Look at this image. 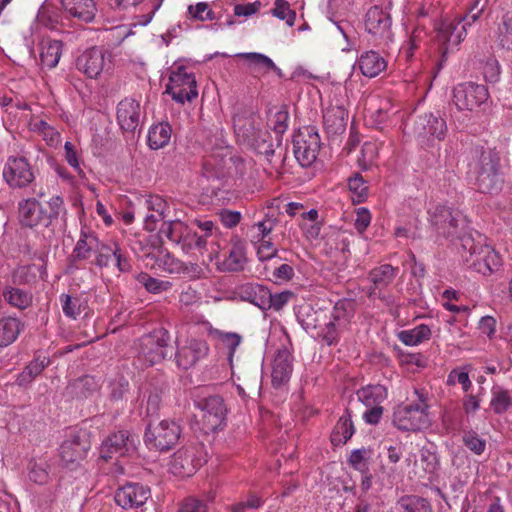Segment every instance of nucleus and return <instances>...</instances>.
<instances>
[{"label": "nucleus", "instance_id": "864d4df0", "mask_svg": "<svg viewBox=\"0 0 512 512\" xmlns=\"http://www.w3.org/2000/svg\"><path fill=\"white\" fill-rule=\"evenodd\" d=\"M468 368H470V366L452 369L447 376V385L452 386L458 383L462 386L463 392L467 393L472 387Z\"/></svg>", "mask_w": 512, "mask_h": 512}, {"label": "nucleus", "instance_id": "473e14b6", "mask_svg": "<svg viewBox=\"0 0 512 512\" xmlns=\"http://www.w3.org/2000/svg\"><path fill=\"white\" fill-rule=\"evenodd\" d=\"M398 271V267H394L390 264H382L369 272L368 279L376 288L385 289L396 278Z\"/></svg>", "mask_w": 512, "mask_h": 512}, {"label": "nucleus", "instance_id": "4d7b16f0", "mask_svg": "<svg viewBox=\"0 0 512 512\" xmlns=\"http://www.w3.org/2000/svg\"><path fill=\"white\" fill-rule=\"evenodd\" d=\"M378 155L377 145L373 142H365L361 148L360 156L357 159L362 170H367L375 161Z\"/></svg>", "mask_w": 512, "mask_h": 512}, {"label": "nucleus", "instance_id": "8fccbe9b", "mask_svg": "<svg viewBox=\"0 0 512 512\" xmlns=\"http://www.w3.org/2000/svg\"><path fill=\"white\" fill-rule=\"evenodd\" d=\"M118 245L115 242L105 243L98 240L97 247H95L96 261L95 264L99 267H106L110 261L114 259L118 251Z\"/></svg>", "mask_w": 512, "mask_h": 512}, {"label": "nucleus", "instance_id": "603ef678", "mask_svg": "<svg viewBox=\"0 0 512 512\" xmlns=\"http://www.w3.org/2000/svg\"><path fill=\"white\" fill-rule=\"evenodd\" d=\"M499 45L507 50H512V11L504 14L498 27Z\"/></svg>", "mask_w": 512, "mask_h": 512}, {"label": "nucleus", "instance_id": "423d86ee", "mask_svg": "<svg viewBox=\"0 0 512 512\" xmlns=\"http://www.w3.org/2000/svg\"><path fill=\"white\" fill-rule=\"evenodd\" d=\"M201 412V425L205 433L215 432L225 425L227 408L222 397L211 395L194 400Z\"/></svg>", "mask_w": 512, "mask_h": 512}, {"label": "nucleus", "instance_id": "6ab92c4d", "mask_svg": "<svg viewBox=\"0 0 512 512\" xmlns=\"http://www.w3.org/2000/svg\"><path fill=\"white\" fill-rule=\"evenodd\" d=\"M18 220L22 227L30 229L49 226L46 210L35 198L22 199L18 202Z\"/></svg>", "mask_w": 512, "mask_h": 512}, {"label": "nucleus", "instance_id": "ea45409f", "mask_svg": "<svg viewBox=\"0 0 512 512\" xmlns=\"http://www.w3.org/2000/svg\"><path fill=\"white\" fill-rule=\"evenodd\" d=\"M2 297L8 304L20 310L26 309L32 303V295L16 287L7 286L2 292Z\"/></svg>", "mask_w": 512, "mask_h": 512}, {"label": "nucleus", "instance_id": "1a4fd4ad", "mask_svg": "<svg viewBox=\"0 0 512 512\" xmlns=\"http://www.w3.org/2000/svg\"><path fill=\"white\" fill-rule=\"evenodd\" d=\"M320 149V137L313 127H305L293 138V152L298 163L310 166L315 162Z\"/></svg>", "mask_w": 512, "mask_h": 512}, {"label": "nucleus", "instance_id": "7c9ffc66", "mask_svg": "<svg viewBox=\"0 0 512 512\" xmlns=\"http://www.w3.org/2000/svg\"><path fill=\"white\" fill-rule=\"evenodd\" d=\"M355 313V303L352 300H339L333 307L330 320L336 322L338 328H348Z\"/></svg>", "mask_w": 512, "mask_h": 512}, {"label": "nucleus", "instance_id": "0e129e2a", "mask_svg": "<svg viewBox=\"0 0 512 512\" xmlns=\"http://www.w3.org/2000/svg\"><path fill=\"white\" fill-rule=\"evenodd\" d=\"M188 12L193 19L199 21L214 20L215 13L209 8V5L205 2H199L196 5H190Z\"/></svg>", "mask_w": 512, "mask_h": 512}, {"label": "nucleus", "instance_id": "a19ab883", "mask_svg": "<svg viewBox=\"0 0 512 512\" xmlns=\"http://www.w3.org/2000/svg\"><path fill=\"white\" fill-rule=\"evenodd\" d=\"M396 509L398 512H432L430 503L416 495L401 497L396 503Z\"/></svg>", "mask_w": 512, "mask_h": 512}, {"label": "nucleus", "instance_id": "72a5a7b5", "mask_svg": "<svg viewBox=\"0 0 512 512\" xmlns=\"http://www.w3.org/2000/svg\"><path fill=\"white\" fill-rule=\"evenodd\" d=\"M188 225L180 220L164 221L159 229L161 241L167 239L174 244H182Z\"/></svg>", "mask_w": 512, "mask_h": 512}, {"label": "nucleus", "instance_id": "2f4dec72", "mask_svg": "<svg viewBox=\"0 0 512 512\" xmlns=\"http://www.w3.org/2000/svg\"><path fill=\"white\" fill-rule=\"evenodd\" d=\"M356 395L366 407L378 406L387 398V389L380 384L367 385L360 388Z\"/></svg>", "mask_w": 512, "mask_h": 512}, {"label": "nucleus", "instance_id": "052dcab7", "mask_svg": "<svg viewBox=\"0 0 512 512\" xmlns=\"http://www.w3.org/2000/svg\"><path fill=\"white\" fill-rule=\"evenodd\" d=\"M369 450L362 448L353 450L349 456L348 463L356 470L365 472L368 470Z\"/></svg>", "mask_w": 512, "mask_h": 512}, {"label": "nucleus", "instance_id": "5fc2aeb1", "mask_svg": "<svg viewBox=\"0 0 512 512\" xmlns=\"http://www.w3.org/2000/svg\"><path fill=\"white\" fill-rule=\"evenodd\" d=\"M271 14L285 21L289 27H292L296 20V12L290 8V4L286 0H275Z\"/></svg>", "mask_w": 512, "mask_h": 512}, {"label": "nucleus", "instance_id": "09e8293b", "mask_svg": "<svg viewBox=\"0 0 512 512\" xmlns=\"http://www.w3.org/2000/svg\"><path fill=\"white\" fill-rule=\"evenodd\" d=\"M245 263L246 254L244 248L240 245H237L230 250L222 265L225 270L236 272L242 270Z\"/></svg>", "mask_w": 512, "mask_h": 512}, {"label": "nucleus", "instance_id": "774afa93", "mask_svg": "<svg viewBox=\"0 0 512 512\" xmlns=\"http://www.w3.org/2000/svg\"><path fill=\"white\" fill-rule=\"evenodd\" d=\"M49 211H46V220L49 221V226L51 223L58 219L59 216L65 212L64 200L61 196H53L48 201Z\"/></svg>", "mask_w": 512, "mask_h": 512}, {"label": "nucleus", "instance_id": "49530a36", "mask_svg": "<svg viewBox=\"0 0 512 512\" xmlns=\"http://www.w3.org/2000/svg\"><path fill=\"white\" fill-rule=\"evenodd\" d=\"M324 316L322 311L314 310L311 307L302 308L298 314V320L306 332L320 330V318Z\"/></svg>", "mask_w": 512, "mask_h": 512}, {"label": "nucleus", "instance_id": "2eb2a0df", "mask_svg": "<svg viewBox=\"0 0 512 512\" xmlns=\"http://www.w3.org/2000/svg\"><path fill=\"white\" fill-rule=\"evenodd\" d=\"M391 17L383 8L373 6L365 14V31L370 34L375 41H385L391 38Z\"/></svg>", "mask_w": 512, "mask_h": 512}, {"label": "nucleus", "instance_id": "cd10ccee", "mask_svg": "<svg viewBox=\"0 0 512 512\" xmlns=\"http://www.w3.org/2000/svg\"><path fill=\"white\" fill-rule=\"evenodd\" d=\"M62 55V42L44 39L40 44V60L43 67L55 68Z\"/></svg>", "mask_w": 512, "mask_h": 512}, {"label": "nucleus", "instance_id": "aec40b11", "mask_svg": "<svg viewBox=\"0 0 512 512\" xmlns=\"http://www.w3.org/2000/svg\"><path fill=\"white\" fill-rule=\"evenodd\" d=\"M293 371V357L286 347L279 348L271 364V381L274 388L285 385Z\"/></svg>", "mask_w": 512, "mask_h": 512}, {"label": "nucleus", "instance_id": "69168bd1", "mask_svg": "<svg viewBox=\"0 0 512 512\" xmlns=\"http://www.w3.org/2000/svg\"><path fill=\"white\" fill-rule=\"evenodd\" d=\"M349 190L357 197V201H362L368 193V186L363 177L356 173L348 180Z\"/></svg>", "mask_w": 512, "mask_h": 512}, {"label": "nucleus", "instance_id": "b1692460", "mask_svg": "<svg viewBox=\"0 0 512 512\" xmlns=\"http://www.w3.org/2000/svg\"><path fill=\"white\" fill-rule=\"evenodd\" d=\"M65 13L81 22H92L96 15V3L94 0H60Z\"/></svg>", "mask_w": 512, "mask_h": 512}, {"label": "nucleus", "instance_id": "3c124183", "mask_svg": "<svg viewBox=\"0 0 512 512\" xmlns=\"http://www.w3.org/2000/svg\"><path fill=\"white\" fill-rule=\"evenodd\" d=\"M70 388L77 397H87L98 389V382L95 377L85 375L76 379Z\"/></svg>", "mask_w": 512, "mask_h": 512}, {"label": "nucleus", "instance_id": "c756f323", "mask_svg": "<svg viewBox=\"0 0 512 512\" xmlns=\"http://www.w3.org/2000/svg\"><path fill=\"white\" fill-rule=\"evenodd\" d=\"M240 296L261 310H266L268 305L269 289L260 284H246L240 288Z\"/></svg>", "mask_w": 512, "mask_h": 512}, {"label": "nucleus", "instance_id": "9d476101", "mask_svg": "<svg viewBox=\"0 0 512 512\" xmlns=\"http://www.w3.org/2000/svg\"><path fill=\"white\" fill-rule=\"evenodd\" d=\"M467 34V24L459 17L453 20H444L437 30V41L441 45L443 64L448 53L453 52L464 40Z\"/></svg>", "mask_w": 512, "mask_h": 512}, {"label": "nucleus", "instance_id": "39448f33", "mask_svg": "<svg viewBox=\"0 0 512 512\" xmlns=\"http://www.w3.org/2000/svg\"><path fill=\"white\" fill-rule=\"evenodd\" d=\"M170 335L165 329H157L139 340L138 359L147 366L160 363L169 350Z\"/></svg>", "mask_w": 512, "mask_h": 512}, {"label": "nucleus", "instance_id": "ddd939ff", "mask_svg": "<svg viewBox=\"0 0 512 512\" xmlns=\"http://www.w3.org/2000/svg\"><path fill=\"white\" fill-rule=\"evenodd\" d=\"M3 178L11 188H25L34 181L35 175L25 157L10 156L3 169Z\"/></svg>", "mask_w": 512, "mask_h": 512}, {"label": "nucleus", "instance_id": "58836bf2", "mask_svg": "<svg viewBox=\"0 0 512 512\" xmlns=\"http://www.w3.org/2000/svg\"><path fill=\"white\" fill-rule=\"evenodd\" d=\"M398 337L407 346H417L430 339L431 329L428 325L420 324L412 329L401 331Z\"/></svg>", "mask_w": 512, "mask_h": 512}, {"label": "nucleus", "instance_id": "c9c22d12", "mask_svg": "<svg viewBox=\"0 0 512 512\" xmlns=\"http://www.w3.org/2000/svg\"><path fill=\"white\" fill-rule=\"evenodd\" d=\"M355 429L348 410L339 418L331 434V441L334 445L346 443L354 434Z\"/></svg>", "mask_w": 512, "mask_h": 512}, {"label": "nucleus", "instance_id": "f3484780", "mask_svg": "<svg viewBox=\"0 0 512 512\" xmlns=\"http://www.w3.org/2000/svg\"><path fill=\"white\" fill-rule=\"evenodd\" d=\"M150 496L151 492L148 486L129 482L116 490L114 499L117 505L129 509L144 505Z\"/></svg>", "mask_w": 512, "mask_h": 512}, {"label": "nucleus", "instance_id": "79ce46f5", "mask_svg": "<svg viewBox=\"0 0 512 512\" xmlns=\"http://www.w3.org/2000/svg\"><path fill=\"white\" fill-rule=\"evenodd\" d=\"M236 57L246 60L248 64L254 68H262L265 72L272 70L276 72L278 76H282L281 69L275 65L271 58L262 53H238Z\"/></svg>", "mask_w": 512, "mask_h": 512}, {"label": "nucleus", "instance_id": "0eeeda50", "mask_svg": "<svg viewBox=\"0 0 512 512\" xmlns=\"http://www.w3.org/2000/svg\"><path fill=\"white\" fill-rule=\"evenodd\" d=\"M165 92L177 103L191 102L198 96L197 84L193 73L184 66L171 70Z\"/></svg>", "mask_w": 512, "mask_h": 512}, {"label": "nucleus", "instance_id": "f704fd0d", "mask_svg": "<svg viewBox=\"0 0 512 512\" xmlns=\"http://www.w3.org/2000/svg\"><path fill=\"white\" fill-rule=\"evenodd\" d=\"M172 134V128L169 123L161 122L149 129L148 132V145L153 150H158L166 146Z\"/></svg>", "mask_w": 512, "mask_h": 512}, {"label": "nucleus", "instance_id": "5701e85b", "mask_svg": "<svg viewBox=\"0 0 512 512\" xmlns=\"http://www.w3.org/2000/svg\"><path fill=\"white\" fill-rule=\"evenodd\" d=\"M140 103L133 98H125L117 105V121L122 130L134 132L140 125Z\"/></svg>", "mask_w": 512, "mask_h": 512}, {"label": "nucleus", "instance_id": "393cba45", "mask_svg": "<svg viewBox=\"0 0 512 512\" xmlns=\"http://www.w3.org/2000/svg\"><path fill=\"white\" fill-rule=\"evenodd\" d=\"M348 111L343 105H330L323 115L324 128L329 135H339L346 130Z\"/></svg>", "mask_w": 512, "mask_h": 512}, {"label": "nucleus", "instance_id": "4468645a", "mask_svg": "<svg viewBox=\"0 0 512 512\" xmlns=\"http://www.w3.org/2000/svg\"><path fill=\"white\" fill-rule=\"evenodd\" d=\"M90 448L88 435L83 430H71L60 446V457L65 465L83 460Z\"/></svg>", "mask_w": 512, "mask_h": 512}, {"label": "nucleus", "instance_id": "a878e982", "mask_svg": "<svg viewBox=\"0 0 512 512\" xmlns=\"http://www.w3.org/2000/svg\"><path fill=\"white\" fill-rule=\"evenodd\" d=\"M198 462L192 450L185 448L175 452L170 461L169 470L179 477H190L197 469Z\"/></svg>", "mask_w": 512, "mask_h": 512}, {"label": "nucleus", "instance_id": "338daca9", "mask_svg": "<svg viewBox=\"0 0 512 512\" xmlns=\"http://www.w3.org/2000/svg\"><path fill=\"white\" fill-rule=\"evenodd\" d=\"M277 223L278 220L276 216L269 213L266 214L265 218L262 221L255 223L253 228L257 229V237L259 238V240H265V237L268 236L273 231Z\"/></svg>", "mask_w": 512, "mask_h": 512}, {"label": "nucleus", "instance_id": "a18cd8bd", "mask_svg": "<svg viewBox=\"0 0 512 512\" xmlns=\"http://www.w3.org/2000/svg\"><path fill=\"white\" fill-rule=\"evenodd\" d=\"M98 240L94 234L82 232L73 250L74 258L76 260H84L90 257L91 251H94L95 247H97Z\"/></svg>", "mask_w": 512, "mask_h": 512}, {"label": "nucleus", "instance_id": "a211bd4d", "mask_svg": "<svg viewBox=\"0 0 512 512\" xmlns=\"http://www.w3.org/2000/svg\"><path fill=\"white\" fill-rule=\"evenodd\" d=\"M233 125L237 136L243 137L244 141L258 143V138H261L263 144L267 143L266 138L269 137V134L267 131L259 130V116L253 113H238L233 116Z\"/></svg>", "mask_w": 512, "mask_h": 512}, {"label": "nucleus", "instance_id": "f257e3e1", "mask_svg": "<svg viewBox=\"0 0 512 512\" xmlns=\"http://www.w3.org/2000/svg\"><path fill=\"white\" fill-rule=\"evenodd\" d=\"M469 173L482 193H495L501 189L503 178L500 157L495 149L475 146L470 151Z\"/></svg>", "mask_w": 512, "mask_h": 512}, {"label": "nucleus", "instance_id": "f8f14e48", "mask_svg": "<svg viewBox=\"0 0 512 512\" xmlns=\"http://www.w3.org/2000/svg\"><path fill=\"white\" fill-rule=\"evenodd\" d=\"M412 132L421 143L429 144L434 139H444L447 125L440 115L428 112L417 116Z\"/></svg>", "mask_w": 512, "mask_h": 512}, {"label": "nucleus", "instance_id": "dca6fc26", "mask_svg": "<svg viewBox=\"0 0 512 512\" xmlns=\"http://www.w3.org/2000/svg\"><path fill=\"white\" fill-rule=\"evenodd\" d=\"M135 450V438L128 431L110 435L100 447V457L105 461L123 457Z\"/></svg>", "mask_w": 512, "mask_h": 512}, {"label": "nucleus", "instance_id": "c85d7f7f", "mask_svg": "<svg viewBox=\"0 0 512 512\" xmlns=\"http://www.w3.org/2000/svg\"><path fill=\"white\" fill-rule=\"evenodd\" d=\"M24 328V324L15 317L0 319V348L14 343Z\"/></svg>", "mask_w": 512, "mask_h": 512}, {"label": "nucleus", "instance_id": "de8ad7c7", "mask_svg": "<svg viewBox=\"0 0 512 512\" xmlns=\"http://www.w3.org/2000/svg\"><path fill=\"white\" fill-rule=\"evenodd\" d=\"M348 330V328H338L336 322L329 320L324 327L317 331V336L328 346H332L336 345Z\"/></svg>", "mask_w": 512, "mask_h": 512}, {"label": "nucleus", "instance_id": "13d9d810", "mask_svg": "<svg viewBox=\"0 0 512 512\" xmlns=\"http://www.w3.org/2000/svg\"><path fill=\"white\" fill-rule=\"evenodd\" d=\"M463 444L474 454L481 455L486 449V441L475 431H466L462 436Z\"/></svg>", "mask_w": 512, "mask_h": 512}, {"label": "nucleus", "instance_id": "bb28decb", "mask_svg": "<svg viewBox=\"0 0 512 512\" xmlns=\"http://www.w3.org/2000/svg\"><path fill=\"white\" fill-rule=\"evenodd\" d=\"M361 73L369 78L378 76L387 67L386 60L376 51H366L357 60Z\"/></svg>", "mask_w": 512, "mask_h": 512}, {"label": "nucleus", "instance_id": "412c9836", "mask_svg": "<svg viewBox=\"0 0 512 512\" xmlns=\"http://www.w3.org/2000/svg\"><path fill=\"white\" fill-rule=\"evenodd\" d=\"M462 221V215L458 211H452L444 205L435 206L431 212V222L439 233L445 236H453L457 233V227Z\"/></svg>", "mask_w": 512, "mask_h": 512}, {"label": "nucleus", "instance_id": "20e7f679", "mask_svg": "<svg viewBox=\"0 0 512 512\" xmlns=\"http://www.w3.org/2000/svg\"><path fill=\"white\" fill-rule=\"evenodd\" d=\"M181 432L180 425L173 420L150 421L145 428L144 443L151 450L168 451L177 444Z\"/></svg>", "mask_w": 512, "mask_h": 512}, {"label": "nucleus", "instance_id": "e433bc0d", "mask_svg": "<svg viewBox=\"0 0 512 512\" xmlns=\"http://www.w3.org/2000/svg\"><path fill=\"white\" fill-rule=\"evenodd\" d=\"M490 408L496 415H502L512 407V397L510 392L499 386L495 385L491 389Z\"/></svg>", "mask_w": 512, "mask_h": 512}, {"label": "nucleus", "instance_id": "6e6552de", "mask_svg": "<svg viewBox=\"0 0 512 512\" xmlns=\"http://www.w3.org/2000/svg\"><path fill=\"white\" fill-rule=\"evenodd\" d=\"M111 63V53L102 46H94L84 50L77 57L76 68L87 77L96 79L110 68Z\"/></svg>", "mask_w": 512, "mask_h": 512}, {"label": "nucleus", "instance_id": "4c0bfd02", "mask_svg": "<svg viewBox=\"0 0 512 512\" xmlns=\"http://www.w3.org/2000/svg\"><path fill=\"white\" fill-rule=\"evenodd\" d=\"M210 334L222 348L228 350V360L232 362L235 351L242 342V336L236 332H225L219 329H212Z\"/></svg>", "mask_w": 512, "mask_h": 512}, {"label": "nucleus", "instance_id": "680f3d73", "mask_svg": "<svg viewBox=\"0 0 512 512\" xmlns=\"http://www.w3.org/2000/svg\"><path fill=\"white\" fill-rule=\"evenodd\" d=\"M420 461L424 470L429 474H434L439 468L438 456L429 448L423 447L420 450Z\"/></svg>", "mask_w": 512, "mask_h": 512}, {"label": "nucleus", "instance_id": "37998d69", "mask_svg": "<svg viewBox=\"0 0 512 512\" xmlns=\"http://www.w3.org/2000/svg\"><path fill=\"white\" fill-rule=\"evenodd\" d=\"M59 301L64 315L71 319H77L86 309L87 303L79 296H70L69 294H61Z\"/></svg>", "mask_w": 512, "mask_h": 512}, {"label": "nucleus", "instance_id": "9b49d317", "mask_svg": "<svg viewBox=\"0 0 512 512\" xmlns=\"http://www.w3.org/2000/svg\"><path fill=\"white\" fill-rule=\"evenodd\" d=\"M488 97L487 88L474 82L460 83L453 90V102L462 111L475 110L484 104Z\"/></svg>", "mask_w": 512, "mask_h": 512}, {"label": "nucleus", "instance_id": "e2e57ef3", "mask_svg": "<svg viewBox=\"0 0 512 512\" xmlns=\"http://www.w3.org/2000/svg\"><path fill=\"white\" fill-rule=\"evenodd\" d=\"M488 5V0H475L470 6L469 10L465 15L459 16V18L467 24V27L472 23L476 22L485 8Z\"/></svg>", "mask_w": 512, "mask_h": 512}, {"label": "nucleus", "instance_id": "6e6d98bb", "mask_svg": "<svg viewBox=\"0 0 512 512\" xmlns=\"http://www.w3.org/2000/svg\"><path fill=\"white\" fill-rule=\"evenodd\" d=\"M137 281L140 284H142L148 292L154 294L167 291L172 286L169 281H163L157 278H153L147 273H140L137 276Z\"/></svg>", "mask_w": 512, "mask_h": 512}, {"label": "nucleus", "instance_id": "7ed1b4c3", "mask_svg": "<svg viewBox=\"0 0 512 512\" xmlns=\"http://www.w3.org/2000/svg\"><path fill=\"white\" fill-rule=\"evenodd\" d=\"M414 395V403L400 405L394 410L393 424L399 430L417 431L429 425L427 394L423 390L415 389Z\"/></svg>", "mask_w": 512, "mask_h": 512}, {"label": "nucleus", "instance_id": "bf43d9fd", "mask_svg": "<svg viewBox=\"0 0 512 512\" xmlns=\"http://www.w3.org/2000/svg\"><path fill=\"white\" fill-rule=\"evenodd\" d=\"M181 245L187 251L191 249L203 250L206 249L207 240L205 236L192 231L188 226Z\"/></svg>", "mask_w": 512, "mask_h": 512}, {"label": "nucleus", "instance_id": "c03bdc74", "mask_svg": "<svg viewBox=\"0 0 512 512\" xmlns=\"http://www.w3.org/2000/svg\"><path fill=\"white\" fill-rule=\"evenodd\" d=\"M48 365V360L46 357L43 358H35L31 361L24 370L18 374L16 378V383L19 386H26L31 383L35 377L40 375L45 367Z\"/></svg>", "mask_w": 512, "mask_h": 512}, {"label": "nucleus", "instance_id": "4be33fe9", "mask_svg": "<svg viewBox=\"0 0 512 512\" xmlns=\"http://www.w3.org/2000/svg\"><path fill=\"white\" fill-rule=\"evenodd\" d=\"M209 347L204 340L189 339L185 345L179 347L176 359L179 367L189 369L193 367L200 359L207 356Z\"/></svg>", "mask_w": 512, "mask_h": 512}, {"label": "nucleus", "instance_id": "f03ea898", "mask_svg": "<svg viewBox=\"0 0 512 512\" xmlns=\"http://www.w3.org/2000/svg\"><path fill=\"white\" fill-rule=\"evenodd\" d=\"M461 246L466 251L462 255L463 259L476 272L490 275L501 266V257L491 246L482 244L480 241L476 243L470 236H464L461 239Z\"/></svg>", "mask_w": 512, "mask_h": 512}]
</instances>
